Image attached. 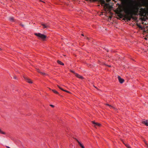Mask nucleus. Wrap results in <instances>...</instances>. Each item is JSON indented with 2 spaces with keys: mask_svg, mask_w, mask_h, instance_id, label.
I'll use <instances>...</instances> for the list:
<instances>
[{
  "mask_svg": "<svg viewBox=\"0 0 148 148\" xmlns=\"http://www.w3.org/2000/svg\"><path fill=\"white\" fill-rule=\"evenodd\" d=\"M76 141L78 143L79 145L82 148H85V147L84 146V145L82 144L81 143V142L79 141L78 140H77V139H76Z\"/></svg>",
  "mask_w": 148,
  "mask_h": 148,
  "instance_id": "7",
  "label": "nucleus"
},
{
  "mask_svg": "<svg viewBox=\"0 0 148 148\" xmlns=\"http://www.w3.org/2000/svg\"><path fill=\"white\" fill-rule=\"evenodd\" d=\"M81 35L83 36H84V35L83 34H81Z\"/></svg>",
  "mask_w": 148,
  "mask_h": 148,
  "instance_id": "27",
  "label": "nucleus"
},
{
  "mask_svg": "<svg viewBox=\"0 0 148 148\" xmlns=\"http://www.w3.org/2000/svg\"><path fill=\"white\" fill-rule=\"evenodd\" d=\"M71 71V72H72V73H74L75 74V73H75V71H72V70H71V71Z\"/></svg>",
  "mask_w": 148,
  "mask_h": 148,
  "instance_id": "21",
  "label": "nucleus"
},
{
  "mask_svg": "<svg viewBox=\"0 0 148 148\" xmlns=\"http://www.w3.org/2000/svg\"><path fill=\"white\" fill-rule=\"evenodd\" d=\"M0 134H5L6 133L5 132H3V131L1 130L0 128Z\"/></svg>",
  "mask_w": 148,
  "mask_h": 148,
  "instance_id": "16",
  "label": "nucleus"
},
{
  "mask_svg": "<svg viewBox=\"0 0 148 148\" xmlns=\"http://www.w3.org/2000/svg\"><path fill=\"white\" fill-rule=\"evenodd\" d=\"M57 86L60 89H61V90H62L64 91H65V92H66L67 93H71V92H69V91L63 89L61 87H60V86H59L58 85H57Z\"/></svg>",
  "mask_w": 148,
  "mask_h": 148,
  "instance_id": "9",
  "label": "nucleus"
},
{
  "mask_svg": "<svg viewBox=\"0 0 148 148\" xmlns=\"http://www.w3.org/2000/svg\"><path fill=\"white\" fill-rule=\"evenodd\" d=\"M126 146L128 148H131L129 144H127L126 145Z\"/></svg>",
  "mask_w": 148,
  "mask_h": 148,
  "instance_id": "20",
  "label": "nucleus"
},
{
  "mask_svg": "<svg viewBox=\"0 0 148 148\" xmlns=\"http://www.w3.org/2000/svg\"><path fill=\"white\" fill-rule=\"evenodd\" d=\"M105 105L106 106H109L110 108H113L114 110L116 109V108H114V107H113V106H111L110 105H109L108 104H105Z\"/></svg>",
  "mask_w": 148,
  "mask_h": 148,
  "instance_id": "12",
  "label": "nucleus"
},
{
  "mask_svg": "<svg viewBox=\"0 0 148 148\" xmlns=\"http://www.w3.org/2000/svg\"><path fill=\"white\" fill-rule=\"evenodd\" d=\"M107 8L110 9L111 8V7L110 6L109 4L106 3L104 6V8Z\"/></svg>",
  "mask_w": 148,
  "mask_h": 148,
  "instance_id": "8",
  "label": "nucleus"
},
{
  "mask_svg": "<svg viewBox=\"0 0 148 148\" xmlns=\"http://www.w3.org/2000/svg\"><path fill=\"white\" fill-rule=\"evenodd\" d=\"M42 25L43 26V28H45L47 27V26L46 25L43 24H42Z\"/></svg>",
  "mask_w": 148,
  "mask_h": 148,
  "instance_id": "18",
  "label": "nucleus"
},
{
  "mask_svg": "<svg viewBox=\"0 0 148 148\" xmlns=\"http://www.w3.org/2000/svg\"><path fill=\"white\" fill-rule=\"evenodd\" d=\"M76 141L78 143L79 145L82 148H85V147L84 146V145L82 144L81 143V142L79 141L78 140H77V139H76Z\"/></svg>",
  "mask_w": 148,
  "mask_h": 148,
  "instance_id": "6",
  "label": "nucleus"
},
{
  "mask_svg": "<svg viewBox=\"0 0 148 148\" xmlns=\"http://www.w3.org/2000/svg\"><path fill=\"white\" fill-rule=\"evenodd\" d=\"M122 9L125 15H123L121 13V11H117L116 13L118 14V16L120 18L124 17L128 21H130L131 19L133 18V14L136 15L137 13L138 8V7L135 6L132 9L127 6H123Z\"/></svg>",
  "mask_w": 148,
  "mask_h": 148,
  "instance_id": "1",
  "label": "nucleus"
},
{
  "mask_svg": "<svg viewBox=\"0 0 148 148\" xmlns=\"http://www.w3.org/2000/svg\"><path fill=\"white\" fill-rule=\"evenodd\" d=\"M20 25L22 27H24V25L23 24H20Z\"/></svg>",
  "mask_w": 148,
  "mask_h": 148,
  "instance_id": "23",
  "label": "nucleus"
},
{
  "mask_svg": "<svg viewBox=\"0 0 148 148\" xmlns=\"http://www.w3.org/2000/svg\"><path fill=\"white\" fill-rule=\"evenodd\" d=\"M148 121H147V120L144 121H142V123L143 124L145 125L148 126Z\"/></svg>",
  "mask_w": 148,
  "mask_h": 148,
  "instance_id": "11",
  "label": "nucleus"
},
{
  "mask_svg": "<svg viewBox=\"0 0 148 148\" xmlns=\"http://www.w3.org/2000/svg\"><path fill=\"white\" fill-rule=\"evenodd\" d=\"M51 90L55 94H59V93L57 91H56L55 90L52 89V90Z\"/></svg>",
  "mask_w": 148,
  "mask_h": 148,
  "instance_id": "15",
  "label": "nucleus"
},
{
  "mask_svg": "<svg viewBox=\"0 0 148 148\" xmlns=\"http://www.w3.org/2000/svg\"><path fill=\"white\" fill-rule=\"evenodd\" d=\"M50 106H51V107H54V105H51V104H50Z\"/></svg>",
  "mask_w": 148,
  "mask_h": 148,
  "instance_id": "24",
  "label": "nucleus"
},
{
  "mask_svg": "<svg viewBox=\"0 0 148 148\" xmlns=\"http://www.w3.org/2000/svg\"><path fill=\"white\" fill-rule=\"evenodd\" d=\"M57 62L58 64H59L60 65H62L63 66L64 65V63H63L62 62H61V61H60L59 60H57Z\"/></svg>",
  "mask_w": 148,
  "mask_h": 148,
  "instance_id": "14",
  "label": "nucleus"
},
{
  "mask_svg": "<svg viewBox=\"0 0 148 148\" xmlns=\"http://www.w3.org/2000/svg\"><path fill=\"white\" fill-rule=\"evenodd\" d=\"M85 38L86 39H88V40H89V38H88V37H86Z\"/></svg>",
  "mask_w": 148,
  "mask_h": 148,
  "instance_id": "25",
  "label": "nucleus"
},
{
  "mask_svg": "<svg viewBox=\"0 0 148 148\" xmlns=\"http://www.w3.org/2000/svg\"><path fill=\"white\" fill-rule=\"evenodd\" d=\"M9 20L10 21H12V22H13V21H14V18L13 17H10V18H9Z\"/></svg>",
  "mask_w": 148,
  "mask_h": 148,
  "instance_id": "17",
  "label": "nucleus"
},
{
  "mask_svg": "<svg viewBox=\"0 0 148 148\" xmlns=\"http://www.w3.org/2000/svg\"><path fill=\"white\" fill-rule=\"evenodd\" d=\"M1 48H0V50H1Z\"/></svg>",
  "mask_w": 148,
  "mask_h": 148,
  "instance_id": "28",
  "label": "nucleus"
},
{
  "mask_svg": "<svg viewBox=\"0 0 148 148\" xmlns=\"http://www.w3.org/2000/svg\"><path fill=\"white\" fill-rule=\"evenodd\" d=\"M107 66H108L109 67H111V66H110V65H107Z\"/></svg>",
  "mask_w": 148,
  "mask_h": 148,
  "instance_id": "26",
  "label": "nucleus"
},
{
  "mask_svg": "<svg viewBox=\"0 0 148 148\" xmlns=\"http://www.w3.org/2000/svg\"><path fill=\"white\" fill-rule=\"evenodd\" d=\"M118 78L119 82L120 83L122 84L124 82V79H122L120 76H119L118 77Z\"/></svg>",
  "mask_w": 148,
  "mask_h": 148,
  "instance_id": "5",
  "label": "nucleus"
},
{
  "mask_svg": "<svg viewBox=\"0 0 148 148\" xmlns=\"http://www.w3.org/2000/svg\"><path fill=\"white\" fill-rule=\"evenodd\" d=\"M35 35L38 37L39 38L43 40H45L47 37L46 35L40 33H35Z\"/></svg>",
  "mask_w": 148,
  "mask_h": 148,
  "instance_id": "3",
  "label": "nucleus"
},
{
  "mask_svg": "<svg viewBox=\"0 0 148 148\" xmlns=\"http://www.w3.org/2000/svg\"><path fill=\"white\" fill-rule=\"evenodd\" d=\"M40 73L42 75H46V74L45 73H44V72H40Z\"/></svg>",
  "mask_w": 148,
  "mask_h": 148,
  "instance_id": "19",
  "label": "nucleus"
},
{
  "mask_svg": "<svg viewBox=\"0 0 148 148\" xmlns=\"http://www.w3.org/2000/svg\"><path fill=\"white\" fill-rule=\"evenodd\" d=\"M75 76L76 77L79 79H83V77L82 76H81L77 73H75Z\"/></svg>",
  "mask_w": 148,
  "mask_h": 148,
  "instance_id": "10",
  "label": "nucleus"
},
{
  "mask_svg": "<svg viewBox=\"0 0 148 148\" xmlns=\"http://www.w3.org/2000/svg\"><path fill=\"white\" fill-rule=\"evenodd\" d=\"M37 71L38 72H39V73H40V72H41L39 70V69H37Z\"/></svg>",
  "mask_w": 148,
  "mask_h": 148,
  "instance_id": "22",
  "label": "nucleus"
},
{
  "mask_svg": "<svg viewBox=\"0 0 148 148\" xmlns=\"http://www.w3.org/2000/svg\"><path fill=\"white\" fill-rule=\"evenodd\" d=\"M24 78L25 79L26 81L28 83L30 84L32 83L33 82L29 78L25 77H24Z\"/></svg>",
  "mask_w": 148,
  "mask_h": 148,
  "instance_id": "4",
  "label": "nucleus"
},
{
  "mask_svg": "<svg viewBox=\"0 0 148 148\" xmlns=\"http://www.w3.org/2000/svg\"><path fill=\"white\" fill-rule=\"evenodd\" d=\"M92 123L93 124H95L96 125L98 126H100L101 125V124L99 123H96L94 121H92Z\"/></svg>",
  "mask_w": 148,
  "mask_h": 148,
  "instance_id": "13",
  "label": "nucleus"
},
{
  "mask_svg": "<svg viewBox=\"0 0 148 148\" xmlns=\"http://www.w3.org/2000/svg\"><path fill=\"white\" fill-rule=\"evenodd\" d=\"M148 13V8L147 9L141 8L139 11V15L141 16H144V14Z\"/></svg>",
  "mask_w": 148,
  "mask_h": 148,
  "instance_id": "2",
  "label": "nucleus"
}]
</instances>
